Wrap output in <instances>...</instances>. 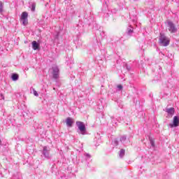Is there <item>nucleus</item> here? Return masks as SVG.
I'll return each mask as SVG.
<instances>
[{
  "label": "nucleus",
  "mask_w": 179,
  "mask_h": 179,
  "mask_svg": "<svg viewBox=\"0 0 179 179\" xmlns=\"http://www.w3.org/2000/svg\"><path fill=\"white\" fill-rule=\"evenodd\" d=\"M66 124L69 127H72V124H73V119L67 117L66 120Z\"/></svg>",
  "instance_id": "6e6552de"
},
{
  "label": "nucleus",
  "mask_w": 179,
  "mask_h": 179,
  "mask_svg": "<svg viewBox=\"0 0 179 179\" xmlns=\"http://www.w3.org/2000/svg\"><path fill=\"white\" fill-rule=\"evenodd\" d=\"M12 80L16 81L19 79V75L16 73H13L11 77Z\"/></svg>",
  "instance_id": "f8f14e48"
},
{
  "label": "nucleus",
  "mask_w": 179,
  "mask_h": 179,
  "mask_svg": "<svg viewBox=\"0 0 179 179\" xmlns=\"http://www.w3.org/2000/svg\"><path fill=\"white\" fill-rule=\"evenodd\" d=\"M159 44L164 47H167L170 44V39L164 35V34H160L159 36Z\"/></svg>",
  "instance_id": "f257e3e1"
},
{
  "label": "nucleus",
  "mask_w": 179,
  "mask_h": 179,
  "mask_svg": "<svg viewBox=\"0 0 179 179\" xmlns=\"http://www.w3.org/2000/svg\"><path fill=\"white\" fill-rule=\"evenodd\" d=\"M168 27H169V31H171V33H176V31H177V28H176V26L171 22H168Z\"/></svg>",
  "instance_id": "423d86ee"
},
{
  "label": "nucleus",
  "mask_w": 179,
  "mask_h": 179,
  "mask_svg": "<svg viewBox=\"0 0 179 179\" xmlns=\"http://www.w3.org/2000/svg\"><path fill=\"white\" fill-rule=\"evenodd\" d=\"M76 125L81 134V135H85L86 134V126L83 122H76Z\"/></svg>",
  "instance_id": "f03ea898"
},
{
  "label": "nucleus",
  "mask_w": 179,
  "mask_h": 179,
  "mask_svg": "<svg viewBox=\"0 0 179 179\" xmlns=\"http://www.w3.org/2000/svg\"><path fill=\"white\" fill-rule=\"evenodd\" d=\"M52 76L54 79H58L59 78V69L58 66H55L52 68Z\"/></svg>",
  "instance_id": "7ed1b4c3"
},
{
  "label": "nucleus",
  "mask_w": 179,
  "mask_h": 179,
  "mask_svg": "<svg viewBox=\"0 0 179 179\" xmlns=\"http://www.w3.org/2000/svg\"><path fill=\"white\" fill-rule=\"evenodd\" d=\"M117 90H118L119 91L122 90V86L121 85H118L117 86Z\"/></svg>",
  "instance_id": "412c9836"
},
{
  "label": "nucleus",
  "mask_w": 179,
  "mask_h": 179,
  "mask_svg": "<svg viewBox=\"0 0 179 179\" xmlns=\"http://www.w3.org/2000/svg\"><path fill=\"white\" fill-rule=\"evenodd\" d=\"M22 22V24L23 26H26V24H27L28 22H27V19L25 20H21Z\"/></svg>",
  "instance_id": "f3484780"
},
{
  "label": "nucleus",
  "mask_w": 179,
  "mask_h": 179,
  "mask_svg": "<svg viewBox=\"0 0 179 179\" xmlns=\"http://www.w3.org/2000/svg\"><path fill=\"white\" fill-rule=\"evenodd\" d=\"M85 156H86L87 157L90 158V155L89 154H85Z\"/></svg>",
  "instance_id": "4be33fe9"
},
{
  "label": "nucleus",
  "mask_w": 179,
  "mask_h": 179,
  "mask_svg": "<svg viewBox=\"0 0 179 179\" xmlns=\"http://www.w3.org/2000/svg\"><path fill=\"white\" fill-rule=\"evenodd\" d=\"M179 126V117L178 116H175L173 117V123L169 124V127L171 128H176Z\"/></svg>",
  "instance_id": "20e7f679"
},
{
  "label": "nucleus",
  "mask_w": 179,
  "mask_h": 179,
  "mask_svg": "<svg viewBox=\"0 0 179 179\" xmlns=\"http://www.w3.org/2000/svg\"><path fill=\"white\" fill-rule=\"evenodd\" d=\"M165 111L169 117H173V115H174V113H176V109H174V108H166Z\"/></svg>",
  "instance_id": "0eeeda50"
},
{
  "label": "nucleus",
  "mask_w": 179,
  "mask_h": 179,
  "mask_svg": "<svg viewBox=\"0 0 179 179\" xmlns=\"http://www.w3.org/2000/svg\"><path fill=\"white\" fill-rule=\"evenodd\" d=\"M42 155H43L44 157H45V159H50L51 157L50 156V150L48 149V148L47 146H44L43 151H42Z\"/></svg>",
  "instance_id": "39448f33"
},
{
  "label": "nucleus",
  "mask_w": 179,
  "mask_h": 179,
  "mask_svg": "<svg viewBox=\"0 0 179 179\" xmlns=\"http://www.w3.org/2000/svg\"><path fill=\"white\" fill-rule=\"evenodd\" d=\"M125 141H127V136H123L120 137V142L124 143V142H125Z\"/></svg>",
  "instance_id": "2eb2a0df"
},
{
  "label": "nucleus",
  "mask_w": 179,
  "mask_h": 179,
  "mask_svg": "<svg viewBox=\"0 0 179 179\" xmlns=\"http://www.w3.org/2000/svg\"><path fill=\"white\" fill-rule=\"evenodd\" d=\"M31 10H32V12H34V10H36V4L33 3L31 5Z\"/></svg>",
  "instance_id": "a211bd4d"
},
{
  "label": "nucleus",
  "mask_w": 179,
  "mask_h": 179,
  "mask_svg": "<svg viewBox=\"0 0 179 179\" xmlns=\"http://www.w3.org/2000/svg\"><path fill=\"white\" fill-rule=\"evenodd\" d=\"M38 47H40V45H38V43H37V41H34L32 42V48H33V50H38Z\"/></svg>",
  "instance_id": "9d476101"
},
{
  "label": "nucleus",
  "mask_w": 179,
  "mask_h": 179,
  "mask_svg": "<svg viewBox=\"0 0 179 179\" xmlns=\"http://www.w3.org/2000/svg\"><path fill=\"white\" fill-rule=\"evenodd\" d=\"M28 16L29 14L27 13V12H23L21 15L20 20L27 19Z\"/></svg>",
  "instance_id": "9b49d317"
},
{
  "label": "nucleus",
  "mask_w": 179,
  "mask_h": 179,
  "mask_svg": "<svg viewBox=\"0 0 179 179\" xmlns=\"http://www.w3.org/2000/svg\"><path fill=\"white\" fill-rule=\"evenodd\" d=\"M113 143L117 146L118 145V140L117 138H115L113 141Z\"/></svg>",
  "instance_id": "6ab92c4d"
},
{
  "label": "nucleus",
  "mask_w": 179,
  "mask_h": 179,
  "mask_svg": "<svg viewBox=\"0 0 179 179\" xmlns=\"http://www.w3.org/2000/svg\"><path fill=\"white\" fill-rule=\"evenodd\" d=\"M33 93L36 97H38V93L37 91H36V90L33 89Z\"/></svg>",
  "instance_id": "aec40b11"
},
{
  "label": "nucleus",
  "mask_w": 179,
  "mask_h": 179,
  "mask_svg": "<svg viewBox=\"0 0 179 179\" xmlns=\"http://www.w3.org/2000/svg\"><path fill=\"white\" fill-rule=\"evenodd\" d=\"M0 145H2V141H1V139H0Z\"/></svg>",
  "instance_id": "5701e85b"
},
{
  "label": "nucleus",
  "mask_w": 179,
  "mask_h": 179,
  "mask_svg": "<svg viewBox=\"0 0 179 179\" xmlns=\"http://www.w3.org/2000/svg\"><path fill=\"white\" fill-rule=\"evenodd\" d=\"M3 10V4L2 3V1H0V13H2Z\"/></svg>",
  "instance_id": "4468645a"
},
{
  "label": "nucleus",
  "mask_w": 179,
  "mask_h": 179,
  "mask_svg": "<svg viewBox=\"0 0 179 179\" xmlns=\"http://www.w3.org/2000/svg\"><path fill=\"white\" fill-rule=\"evenodd\" d=\"M125 155V150L121 149L120 151V157H124Z\"/></svg>",
  "instance_id": "ddd939ff"
},
{
  "label": "nucleus",
  "mask_w": 179,
  "mask_h": 179,
  "mask_svg": "<svg viewBox=\"0 0 179 179\" xmlns=\"http://www.w3.org/2000/svg\"><path fill=\"white\" fill-rule=\"evenodd\" d=\"M150 143L151 146H152V148H155V141L152 138H150Z\"/></svg>",
  "instance_id": "dca6fc26"
},
{
  "label": "nucleus",
  "mask_w": 179,
  "mask_h": 179,
  "mask_svg": "<svg viewBox=\"0 0 179 179\" xmlns=\"http://www.w3.org/2000/svg\"><path fill=\"white\" fill-rule=\"evenodd\" d=\"M132 33H134V27H129L127 30V36H132Z\"/></svg>",
  "instance_id": "1a4fd4ad"
}]
</instances>
